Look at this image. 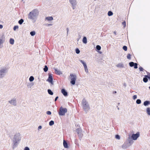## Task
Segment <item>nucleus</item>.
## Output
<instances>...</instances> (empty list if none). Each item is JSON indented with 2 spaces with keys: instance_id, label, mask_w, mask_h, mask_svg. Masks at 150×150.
Listing matches in <instances>:
<instances>
[{
  "instance_id": "f257e3e1",
  "label": "nucleus",
  "mask_w": 150,
  "mask_h": 150,
  "mask_svg": "<svg viewBox=\"0 0 150 150\" xmlns=\"http://www.w3.org/2000/svg\"><path fill=\"white\" fill-rule=\"evenodd\" d=\"M39 14V11L37 9H34L30 12L28 16V18L34 21H35Z\"/></svg>"
},
{
  "instance_id": "f03ea898",
  "label": "nucleus",
  "mask_w": 150,
  "mask_h": 150,
  "mask_svg": "<svg viewBox=\"0 0 150 150\" xmlns=\"http://www.w3.org/2000/svg\"><path fill=\"white\" fill-rule=\"evenodd\" d=\"M82 103L83 105V108L85 112L86 113L90 109L88 104L86 100L85 99H83L82 100Z\"/></svg>"
},
{
  "instance_id": "7ed1b4c3",
  "label": "nucleus",
  "mask_w": 150,
  "mask_h": 150,
  "mask_svg": "<svg viewBox=\"0 0 150 150\" xmlns=\"http://www.w3.org/2000/svg\"><path fill=\"white\" fill-rule=\"evenodd\" d=\"M70 78L71 80L70 83L73 85H74L76 79V75L71 74Z\"/></svg>"
},
{
  "instance_id": "20e7f679",
  "label": "nucleus",
  "mask_w": 150,
  "mask_h": 150,
  "mask_svg": "<svg viewBox=\"0 0 150 150\" xmlns=\"http://www.w3.org/2000/svg\"><path fill=\"white\" fill-rule=\"evenodd\" d=\"M7 72V70L6 68H2L0 69V79L3 78Z\"/></svg>"
},
{
  "instance_id": "39448f33",
  "label": "nucleus",
  "mask_w": 150,
  "mask_h": 150,
  "mask_svg": "<svg viewBox=\"0 0 150 150\" xmlns=\"http://www.w3.org/2000/svg\"><path fill=\"white\" fill-rule=\"evenodd\" d=\"M67 109L66 108H63L62 107H61L60 108V110L59 112V115H64L65 113L67 112Z\"/></svg>"
},
{
  "instance_id": "423d86ee",
  "label": "nucleus",
  "mask_w": 150,
  "mask_h": 150,
  "mask_svg": "<svg viewBox=\"0 0 150 150\" xmlns=\"http://www.w3.org/2000/svg\"><path fill=\"white\" fill-rule=\"evenodd\" d=\"M21 134L19 133H17L14 135L13 137V140L20 141L21 139Z\"/></svg>"
},
{
  "instance_id": "0eeeda50",
  "label": "nucleus",
  "mask_w": 150,
  "mask_h": 150,
  "mask_svg": "<svg viewBox=\"0 0 150 150\" xmlns=\"http://www.w3.org/2000/svg\"><path fill=\"white\" fill-rule=\"evenodd\" d=\"M69 1L72 5L73 9H74L76 8V6L77 4L76 0H69Z\"/></svg>"
},
{
  "instance_id": "6e6552de",
  "label": "nucleus",
  "mask_w": 150,
  "mask_h": 150,
  "mask_svg": "<svg viewBox=\"0 0 150 150\" xmlns=\"http://www.w3.org/2000/svg\"><path fill=\"white\" fill-rule=\"evenodd\" d=\"M76 132L78 134L79 137L80 138H81L83 136V132L81 129L80 128H78L76 130Z\"/></svg>"
},
{
  "instance_id": "1a4fd4ad",
  "label": "nucleus",
  "mask_w": 150,
  "mask_h": 150,
  "mask_svg": "<svg viewBox=\"0 0 150 150\" xmlns=\"http://www.w3.org/2000/svg\"><path fill=\"white\" fill-rule=\"evenodd\" d=\"M8 102L10 103L11 105L16 106L17 105V102L16 101V99L15 98H13L11 99V100L9 101Z\"/></svg>"
},
{
  "instance_id": "9d476101",
  "label": "nucleus",
  "mask_w": 150,
  "mask_h": 150,
  "mask_svg": "<svg viewBox=\"0 0 150 150\" xmlns=\"http://www.w3.org/2000/svg\"><path fill=\"white\" fill-rule=\"evenodd\" d=\"M139 136V132H137L136 134H133L131 137H132L133 140H136Z\"/></svg>"
},
{
  "instance_id": "9b49d317",
  "label": "nucleus",
  "mask_w": 150,
  "mask_h": 150,
  "mask_svg": "<svg viewBox=\"0 0 150 150\" xmlns=\"http://www.w3.org/2000/svg\"><path fill=\"white\" fill-rule=\"evenodd\" d=\"M52 81L53 78L51 74H49V75L48 78L47 80V81L50 83L52 84L53 85V83Z\"/></svg>"
},
{
  "instance_id": "f8f14e48",
  "label": "nucleus",
  "mask_w": 150,
  "mask_h": 150,
  "mask_svg": "<svg viewBox=\"0 0 150 150\" xmlns=\"http://www.w3.org/2000/svg\"><path fill=\"white\" fill-rule=\"evenodd\" d=\"M131 145L127 142L125 143L122 145V147L123 149H126L129 147Z\"/></svg>"
},
{
  "instance_id": "ddd939ff",
  "label": "nucleus",
  "mask_w": 150,
  "mask_h": 150,
  "mask_svg": "<svg viewBox=\"0 0 150 150\" xmlns=\"http://www.w3.org/2000/svg\"><path fill=\"white\" fill-rule=\"evenodd\" d=\"M132 137L130 136L129 137L127 142L129 144V145H131L133 143V141L132 140Z\"/></svg>"
},
{
  "instance_id": "4468645a",
  "label": "nucleus",
  "mask_w": 150,
  "mask_h": 150,
  "mask_svg": "<svg viewBox=\"0 0 150 150\" xmlns=\"http://www.w3.org/2000/svg\"><path fill=\"white\" fill-rule=\"evenodd\" d=\"M18 142L17 141L13 140V149H14L17 146L18 144Z\"/></svg>"
},
{
  "instance_id": "2eb2a0df",
  "label": "nucleus",
  "mask_w": 150,
  "mask_h": 150,
  "mask_svg": "<svg viewBox=\"0 0 150 150\" xmlns=\"http://www.w3.org/2000/svg\"><path fill=\"white\" fill-rule=\"evenodd\" d=\"M61 92L63 95L65 96H67V93L64 89L62 90Z\"/></svg>"
},
{
  "instance_id": "dca6fc26",
  "label": "nucleus",
  "mask_w": 150,
  "mask_h": 150,
  "mask_svg": "<svg viewBox=\"0 0 150 150\" xmlns=\"http://www.w3.org/2000/svg\"><path fill=\"white\" fill-rule=\"evenodd\" d=\"M55 73L57 74H58V75H60L62 74V72L60 71L59 70L55 69Z\"/></svg>"
},
{
  "instance_id": "f3484780",
  "label": "nucleus",
  "mask_w": 150,
  "mask_h": 150,
  "mask_svg": "<svg viewBox=\"0 0 150 150\" xmlns=\"http://www.w3.org/2000/svg\"><path fill=\"white\" fill-rule=\"evenodd\" d=\"M143 79V81L144 82L146 83L148 81V75H145Z\"/></svg>"
},
{
  "instance_id": "a211bd4d",
  "label": "nucleus",
  "mask_w": 150,
  "mask_h": 150,
  "mask_svg": "<svg viewBox=\"0 0 150 150\" xmlns=\"http://www.w3.org/2000/svg\"><path fill=\"white\" fill-rule=\"evenodd\" d=\"M63 144L65 148H67L68 147L67 142L64 140H63Z\"/></svg>"
},
{
  "instance_id": "6ab92c4d",
  "label": "nucleus",
  "mask_w": 150,
  "mask_h": 150,
  "mask_svg": "<svg viewBox=\"0 0 150 150\" xmlns=\"http://www.w3.org/2000/svg\"><path fill=\"white\" fill-rule=\"evenodd\" d=\"M116 66L119 68H121L124 67V65L122 63H119L117 64Z\"/></svg>"
},
{
  "instance_id": "aec40b11",
  "label": "nucleus",
  "mask_w": 150,
  "mask_h": 150,
  "mask_svg": "<svg viewBox=\"0 0 150 150\" xmlns=\"http://www.w3.org/2000/svg\"><path fill=\"white\" fill-rule=\"evenodd\" d=\"M53 19V18L52 16L47 17L45 18V20H47L49 21H51Z\"/></svg>"
},
{
  "instance_id": "412c9836",
  "label": "nucleus",
  "mask_w": 150,
  "mask_h": 150,
  "mask_svg": "<svg viewBox=\"0 0 150 150\" xmlns=\"http://www.w3.org/2000/svg\"><path fill=\"white\" fill-rule=\"evenodd\" d=\"M149 104H150V101H146L144 103V105L145 106H147Z\"/></svg>"
},
{
  "instance_id": "4be33fe9",
  "label": "nucleus",
  "mask_w": 150,
  "mask_h": 150,
  "mask_svg": "<svg viewBox=\"0 0 150 150\" xmlns=\"http://www.w3.org/2000/svg\"><path fill=\"white\" fill-rule=\"evenodd\" d=\"M82 41L85 44H86V43H87V38H86V37H83V39Z\"/></svg>"
},
{
  "instance_id": "5701e85b",
  "label": "nucleus",
  "mask_w": 150,
  "mask_h": 150,
  "mask_svg": "<svg viewBox=\"0 0 150 150\" xmlns=\"http://www.w3.org/2000/svg\"><path fill=\"white\" fill-rule=\"evenodd\" d=\"M80 61L83 64L84 67L87 66L86 63L83 60H80Z\"/></svg>"
},
{
  "instance_id": "b1692460",
  "label": "nucleus",
  "mask_w": 150,
  "mask_h": 150,
  "mask_svg": "<svg viewBox=\"0 0 150 150\" xmlns=\"http://www.w3.org/2000/svg\"><path fill=\"white\" fill-rule=\"evenodd\" d=\"M146 112L147 114L148 115H150V108H147L146 109Z\"/></svg>"
},
{
  "instance_id": "393cba45",
  "label": "nucleus",
  "mask_w": 150,
  "mask_h": 150,
  "mask_svg": "<svg viewBox=\"0 0 150 150\" xmlns=\"http://www.w3.org/2000/svg\"><path fill=\"white\" fill-rule=\"evenodd\" d=\"M9 42L10 44L13 45L14 43V40L12 38H11L10 39Z\"/></svg>"
},
{
  "instance_id": "a878e982",
  "label": "nucleus",
  "mask_w": 150,
  "mask_h": 150,
  "mask_svg": "<svg viewBox=\"0 0 150 150\" xmlns=\"http://www.w3.org/2000/svg\"><path fill=\"white\" fill-rule=\"evenodd\" d=\"M4 41L2 40V38H0V49L1 48V45L4 42Z\"/></svg>"
},
{
  "instance_id": "bb28decb",
  "label": "nucleus",
  "mask_w": 150,
  "mask_h": 150,
  "mask_svg": "<svg viewBox=\"0 0 150 150\" xmlns=\"http://www.w3.org/2000/svg\"><path fill=\"white\" fill-rule=\"evenodd\" d=\"M48 92V93L51 95H53V92L50 89H48L47 90Z\"/></svg>"
},
{
  "instance_id": "cd10ccee",
  "label": "nucleus",
  "mask_w": 150,
  "mask_h": 150,
  "mask_svg": "<svg viewBox=\"0 0 150 150\" xmlns=\"http://www.w3.org/2000/svg\"><path fill=\"white\" fill-rule=\"evenodd\" d=\"M34 78L33 76H31L29 78V80L30 81L32 82L34 80Z\"/></svg>"
},
{
  "instance_id": "c85d7f7f",
  "label": "nucleus",
  "mask_w": 150,
  "mask_h": 150,
  "mask_svg": "<svg viewBox=\"0 0 150 150\" xmlns=\"http://www.w3.org/2000/svg\"><path fill=\"white\" fill-rule=\"evenodd\" d=\"M43 69L45 72H46L48 70V68L47 66L45 65Z\"/></svg>"
},
{
  "instance_id": "c756f323",
  "label": "nucleus",
  "mask_w": 150,
  "mask_h": 150,
  "mask_svg": "<svg viewBox=\"0 0 150 150\" xmlns=\"http://www.w3.org/2000/svg\"><path fill=\"white\" fill-rule=\"evenodd\" d=\"M24 21V20L23 19H21L18 21V23L20 24L21 25L22 24V23H23Z\"/></svg>"
},
{
  "instance_id": "7c9ffc66",
  "label": "nucleus",
  "mask_w": 150,
  "mask_h": 150,
  "mask_svg": "<svg viewBox=\"0 0 150 150\" xmlns=\"http://www.w3.org/2000/svg\"><path fill=\"white\" fill-rule=\"evenodd\" d=\"M54 124V121L53 120H51L49 122V125L50 126H51L53 125Z\"/></svg>"
},
{
  "instance_id": "2f4dec72",
  "label": "nucleus",
  "mask_w": 150,
  "mask_h": 150,
  "mask_svg": "<svg viewBox=\"0 0 150 150\" xmlns=\"http://www.w3.org/2000/svg\"><path fill=\"white\" fill-rule=\"evenodd\" d=\"M113 13L111 11H110L108 12V15L109 16H111L113 15Z\"/></svg>"
},
{
  "instance_id": "473e14b6",
  "label": "nucleus",
  "mask_w": 150,
  "mask_h": 150,
  "mask_svg": "<svg viewBox=\"0 0 150 150\" xmlns=\"http://www.w3.org/2000/svg\"><path fill=\"white\" fill-rule=\"evenodd\" d=\"M129 64L130 66L131 67H132L134 66V63L133 62H130Z\"/></svg>"
},
{
  "instance_id": "72a5a7b5",
  "label": "nucleus",
  "mask_w": 150,
  "mask_h": 150,
  "mask_svg": "<svg viewBox=\"0 0 150 150\" xmlns=\"http://www.w3.org/2000/svg\"><path fill=\"white\" fill-rule=\"evenodd\" d=\"M30 34L31 36H33L35 34V32L34 31H31L30 32Z\"/></svg>"
},
{
  "instance_id": "f704fd0d",
  "label": "nucleus",
  "mask_w": 150,
  "mask_h": 150,
  "mask_svg": "<svg viewBox=\"0 0 150 150\" xmlns=\"http://www.w3.org/2000/svg\"><path fill=\"white\" fill-rule=\"evenodd\" d=\"M96 48L98 50H100L101 47L99 45H97L96 46Z\"/></svg>"
},
{
  "instance_id": "c9c22d12",
  "label": "nucleus",
  "mask_w": 150,
  "mask_h": 150,
  "mask_svg": "<svg viewBox=\"0 0 150 150\" xmlns=\"http://www.w3.org/2000/svg\"><path fill=\"white\" fill-rule=\"evenodd\" d=\"M136 103L137 104H140L141 103V100L140 99H137L136 100Z\"/></svg>"
},
{
  "instance_id": "e433bc0d",
  "label": "nucleus",
  "mask_w": 150,
  "mask_h": 150,
  "mask_svg": "<svg viewBox=\"0 0 150 150\" xmlns=\"http://www.w3.org/2000/svg\"><path fill=\"white\" fill-rule=\"evenodd\" d=\"M84 67V69H85V71L86 72V73H88V69L87 68V66H86V67Z\"/></svg>"
},
{
  "instance_id": "4c0bfd02",
  "label": "nucleus",
  "mask_w": 150,
  "mask_h": 150,
  "mask_svg": "<svg viewBox=\"0 0 150 150\" xmlns=\"http://www.w3.org/2000/svg\"><path fill=\"white\" fill-rule=\"evenodd\" d=\"M76 53L77 54H79V53L80 52V51L78 49V48H77L76 49Z\"/></svg>"
},
{
  "instance_id": "58836bf2",
  "label": "nucleus",
  "mask_w": 150,
  "mask_h": 150,
  "mask_svg": "<svg viewBox=\"0 0 150 150\" xmlns=\"http://www.w3.org/2000/svg\"><path fill=\"white\" fill-rule=\"evenodd\" d=\"M123 49L125 51H127V47L126 46H124L123 47Z\"/></svg>"
},
{
  "instance_id": "ea45409f",
  "label": "nucleus",
  "mask_w": 150,
  "mask_h": 150,
  "mask_svg": "<svg viewBox=\"0 0 150 150\" xmlns=\"http://www.w3.org/2000/svg\"><path fill=\"white\" fill-rule=\"evenodd\" d=\"M134 68L135 69H137V64L136 63H134Z\"/></svg>"
},
{
  "instance_id": "a19ab883",
  "label": "nucleus",
  "mask_w": 150,
  "mask_h": 150,
  "mask_svg": "<svg viewBox=\"0 0 150 150\" xmlns=\"http://www.w3.org/2000/svg\"><path fill=\"white\" fill-rule=\"evenodd\" d=\"M131 56V55L129 54H128L127 56V59H130Z\"/></svg>"
},
{
  "instance_id": "79ce46f5",
  "label": "nucleus",
  "mask_w": 150,
  "mask_h": 150,
  "mask_svg": "<svg viewBox=\"0 0 150 150\" xmlns=\"http://www.w3.org/2000/svg\"><path fill=\"white\" fill-rule=\"evenodd\" d=\"M115 138L118 139H119L120 138V136L118 135H115Z\"/></svg>"
},
{
  "instance_id": "37998d69",
  "label": "nucleus",
  "mask_w": 150,
  "mask_h": 150,
  "mask_svg": "<svg viewBox=\"0 0 150 150\" xmlns=\"http://www.w3.org/2000/svg\"><path fill=\"white\" fill-rule=\"evenodd\" d=\"M18 26L17 25L13 27V30H15L16 29H18Z\"/></svg>"
},
{
  "instance_id": "c03bdc74",
  "label": "nucleus",
  "mask_w": 150,
  "mask_h": 150,
  "mask_svg": "<svg viewBox=\"0 0 150 150\" xmlns=\"http://www.w3.org/2000/svg\"><path fill=\"white\" fill-rule=\"evenodd\" d=\"M46 113L48 115H50L51 114V112L50 111H47L46 112Z\"/></svg>"
},
{
  "instance_id": "a18cd8bd",
  "label": "nucleus",
  "mask_w": 150,
  "mask_h": 150,
  "mask_svg": "<svg viewBox=\"0 0 150 150\" xmlns=\"http://www.w3.org/2000/svg\"><path fill=\"white\" fill-rule=\"evenodd\" d=\"M139 69L140 71H143L144 70L141 67H140L139 68Z\"/></svg>"
},
{
  "instance_id": "49530a36",
  "label": "nucleus",
  "mask_w": 150,
  "mask_h": 150,
  "mask_svg": "<svg viewBox=\"0 0 150 150\" xmlns=\"http://www.w3.org/2000/svg\"><path fill=\"white\" fill-rule=\"evenodd\" d=\"M137 98V96L136 95H134L133 97V99L134 100H135Z\"/></svg>"
},
{
  "instance_id": "de8ad7c7",
  "label": "nucleus",
  "mask_w": 150,
  "mask_h": 150,
  "mask_svg": "<svg viewBox=\"0 0 150 150\" xmlns=\"http://www.w3.org/2000/svg\"><path fill=\"white\" fill-rule=\"evenodd\" d=\"M122 24L124 25V28L126 26V22L125 21H124L122 23Z\"/></svg>"
},
{
  "instance_id": "09e8293b",
  "label": "nucleus",
  "mask_w": 150,
  "mask_h": 150,
  "mask_svg": "<svg viewBox=\"0 0 150 150\" xmlns=\"http://www.w3.org/2000/svg\"><path fill=\"white\" fill-rule=\"evenodd\" d=\"M24 150H30V149L28 147H26L25 148Z\"/></svg>"
},
{
  "instance_id": "8fccbe9b",
  "label": "nucleus",
  "mask_w": 150,
  "mask_h": 150,
  "mask_svg": "<svg viewBox=\"0 0 150 150\" xmlns=\"http://www.w3.org/2000/svg\"><path fill=\"white\" fill-rule=\"evenodd\" d=\"M52 24H49L47 25V26L49 27L52 26Z\"/></svg>"
},
{
  "instance_id": "3c124183",
  "label": "nucleus",
  "mask_w": 150,
  "mask_h": 150,
  "mask_svg": "<svg viewBox=\"0 0 150 150\" xmlns=\"http://www.w3.org/2000/svg\"><path fill=\"white\" fill-rule=\"evenodd\" d=\"M42 128V127L41 126H40V125L38 127V130H39V129H40Z\"/></svg>"
},
{
  "instance_id": "603ef678",
  "label": "nucleus",
  "mask_w": 150,
  "mask_h": 150,
  "mask_svg": "<svg viewBox=\"0 0 150 150\" xmlns=\"http://www.w3.org/2000/svg\"><path fill=\"white\" fill-rule=\"evenodd\" d=\"M58 96H57V97L55 98V99H54V101H56L57 100V99H58Z\"/></svg>"
},
{
  "instance_id": "864d4df0",
  "label": "nucleus",
  "mask_w": 150,
  "mask_h": 150,
  "mask_svg": "<svg viewBox=\"0 0 150 150\" xmlns=\"http://www.w3.org/2000/svg\"><path fill=\"white\" fill-rule=\"evenodd\" d=\"M3 26L1 25H0V29H1L3 28Z\"/></svg>"
},
{
  "instance_id": "5fc2aeb1",
  "label": "nucleus",
  "mask_w": 150,
  "mask_h": 150,
  "mask_svg": "<svg viewBox=\"0 0 150 150\" xmlns=\"http://www.w3.org/2000/svg\"><path fill=\"white\" fill-rule=\"evenodd\" d=\"M113 33L115 35H116V33L115 31Z\"/></svg>"
},
{
  "instance_id": "6e6d98bb",
  "label": "nucleus",
  "mask_w": 150,
  "mask_h": 150,
  "mask_svg": "<svg viewBox=\"0 0 150 150\" xmlns=\"http://www.w3.org/2000/svg\"><path fill=\"white\" fill-rule=\"evenodd\" d=\"M150 77V74H148V75Z\"/></svg>"
},
{
  "instance_id": "4d7b16f0",
  "label": "nucleus",
  "mask_w": 150,
  "mask_h": 150,
  "mask_svg": "<svg viewBox=\"0 0 150 150\" xmlns=\"http://www.w3.org/2000/svg\"><path fill=\"white\" fill-rule=\"evenodd\" d=\"M115 93H116V91H115Z\"/></svg>"
},
{
  "instance_id": "13d9d810",
  "label": "nucleus",
  "mask_w": 150,
  "mask_h": 150,
  "mask_svg": "<svg viewBox=\"0 0 150 150\" xmlns=\"http://www.w3.org/2000/svg\"><path fill=\"white\" fill-rule=\"evenodd\" d=\"M149 88L150 89V86L149 87Z\"/></svg>"
}]
</instances>
